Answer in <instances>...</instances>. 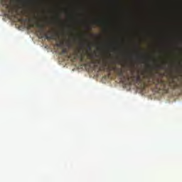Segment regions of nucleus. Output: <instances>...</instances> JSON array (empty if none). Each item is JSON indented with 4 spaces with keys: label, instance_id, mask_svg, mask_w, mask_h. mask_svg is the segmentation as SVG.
<instances>
[{
    "label": "nucleus",
    "instance_id": "nucleus-1",
    "mask_svg": "<svg viewBox=\"0 0 182 182\" xmlns=\"http://www.w3.org/2000/svg\"><path fill=\"white\" fill-rule=\"evenodd\" d=\"M144 77L147 80L149 84H154L157 88L164 90L165 91H168L169 88L175 89L179 87L178 78L173 75H171L166 81L152 74H146L144 75Z\"/></svg>",
    "mask_w": 182,
    "mask_h": 182
},
{
    "label": "nucleus",
    "instance_id": "nucleus-13",
    "mask_svg": "<svg viewBox=\"0 0 182 182\" xmlns=\"http://www.w3.org/2000/svg\"><path fill=\"white\" fill-rule=\"evenodd\" d=\"M62 53H67V50H66V48H63V50H62Z\"/></svg>",
    "mask_w": 182,
    "mask_h": 182
},
{
    "label": "nucleus",
    "instance_id": "nucleus-5",
    "mask_svg": "<svg viewBox=\"0 0 182 182\" xmlns=\"http://www.w3.org/2000/svg\"><path fill=\"white\" fill-rule=\"evenodd\" d=\"M114 70L116 74L119 75V77H126V73H127L126 70H123V68H117V67H114Z\"/></svg>",
    "mask_w": 182,
    "mask_h": 182
},
{
    "label": "nucleus",
    "instance_id": "nucleus-15",
    "mask_svg": "<svg viewBox=\"0 0 182 182\" xmlns=\"http://www.w3.org/2000/svg\"><path fill=\"white\" fill-rule=\"evenodd\" d=\"M16 14H18V11H16Z\"/></svg>",
    "mask_w": 182,
    "mask_h": 182
},
{
    "label": "nucleus",
    "instance_id": "nucleus-3",
    "mask_svg": "<svg viewBox=\"0 0 182 182\" xmlns=\"http://www.w3.org/2000/svg\"><path fill=\"white\" fill-rule=\"evenodd\" d=\"M29 22H31L32 21H34V23H33L31 25V26L33 28H34L35 26L36 28H38L39 30H38V33H39V37L40 38H46V39H48V40H53V41H58V38H59V33H51L50 35H48V33H44V25H43L42 23H41L39 21H38V19L37 18V16H34V18L33 19H28Z\"/></svg>",
    "mask_w": 182,
    "mask_h": 182
},
{
    "label": "nucleus",
    "instance_id": "nucleus-4",
    "mask_svg": "<svg viewBox=\"0 0 182 182\" xmlns=\"http://www.w3.org/2000/svg\"><path fill=\"white\" fill-rule=\"evenodd\" d=\"M128 80H131L134 83L141 82V75H135L134 72L131 70V75L127 74Z\"/></svg>",
    "mask_w": 182,
    "mask_h": 182
},
{
    "label": "nucleus",
    "instance_id": "nucleus-14",
    "mask_svg": "<svg viewBox=\"0 0 182 182\" xmlns=\"http://www.w3.org/2000/svg\"><path fill=\"white\" fill-rule=\"evenodd\" d=\"M88 49H91L90 46H88Z\"/></svg>",
    "mask_w": 182,
    "mask_h": 182
},
{
    "label": "nucleus",
    "instance_id": "nucleus-12",
    "mask_svg": "<svg viewBox=\"0 0 182 182\" xmlns=\"http://www.w3.org/2000/svg\"><path fill=\"white\" fill-rule=\"evenodd\" d=\"M94 23H95V25H99V24L102 23V22H101V21H95V22H94Z\"/></svg>",
    "mask_w": 182,
    "mask_h": 182
},
{
    "label": "nucleus",
    "instance_id": "nucleus-16",
    "mask_svg": "<svg viewBox=\"0 0 182 182\" xmlns=\"http://www.w3.org/2000/svg\"><path fill=\"white\" fill-rule=\"evenodd\" d=\"M7 8H9V5H7Z\"/></svg>",
    "mask_w": 182,
    "mask_h": 182
},
{
    "label": "nucleus",
    "instance_id": "nucleus-9",
    "mask_svg": "<svg viewBox=\"0 0 182 182\" xmlns=\"http://www.w3.org/2000/svg\"><path fill=\"white\" fill-rule=\"evenodd\" d=\"M157 68L164 70V69L166 68V64H162L161 65H157Z\"/></svg>",
    "mask_w": 182,
    "mask_h": 182
},
{
    "label": "nucleus",
    "instance_id": "nucleus-10",
    "mask_svg": "<svg viewBox=\"0 0 182 182\" xmlns=\"http://www.w3.org/2000/svg\"><path fill=\"white\" fill-rule=\"evenodd\" d=\"M57 48H61L63 46V43L61 42H58L56 43Z\"/></svg>",
    "mask_w": 182,
    "mask_h": 182
},
{
    "label": "nucleus",
    "instance_id": "nucleus-8",
    "mask_svg": "<svg viewBox=\"0 0 182 182\" xmlns=\"http://www.w3.org/2000/svg\"><path fill=\"white\" fill-rule=\"evenodd\" d=\"M9 12L12 15V16H15V8L10 7L9 8Z\"/></svg>",
    "mask_w": 182,
    "mask_h": 182
},
{
    "label": "nucleus",
    "instance_id": "nucleus-2",
    "mask_svg": "<svg viewBox=\"0 0 182 182\" xmlns=\"http://www.w3.org/2000/svg\"><path fill=\"white\" fill-rule=\"evenodd\" d=\"M84 43H82L79 50H77V51L75 53L73 59L76 60V58H80V61L85 63L86 65H89L92 68H95L96 67H97L98 64H100V69L105 70L108 64L107 60L104 58L102 60V62L101 61V60H95L94 54H87V58H85V54H84Z\"/></svg>",
    "mask_w": 182,
    "mask_h": 182
},
{
    "label": "nucleus",
    "instance_id": "nucleus-6",
    "mask_svg": "<svg viewBox=\"0 0 182 182\" xmlns=\"http://www.w3.org/2000/svg\"><path fill=\"white\" fill-rule=\"evenodd\" d=\"M17 2H19L23 6H30L31 5V1H28V0H18Z\"/></svg>",
    "mask_w": 182,
    "mask_h": 182
},
{
    "label": "nucleus",
    "instance_id": "nucleus-7",
    "mask_svg": "<svg viewBox=\"0 0 182 182\" xmlns=\"http://www.w3.org/2000/svg\"><path fill=\"white\" fill-rule=\"evenodd\" d=\"M136 58L142 62L149 61V60L146 58L144 55H141L140 54L136 55Z\"/></svg>",
    "mask_w": 182,
    "mask_h": 182
},
{
    "label": "nucleus",
    "instance_id": "nucleus-11",
    "mask_svg": "<svg viewBox=\"0 0 182 182\" xmlns=\"http://www.w3.org/2000/svg\"><path fill=\"white\" fill-rule=\"evenodd\" d=\"M19 22H26L28 21V19H23V18H18Z\"/></svg>",
    "mask_w": 182,
    "mask_h": 182
}]
</instances>
